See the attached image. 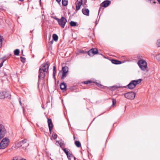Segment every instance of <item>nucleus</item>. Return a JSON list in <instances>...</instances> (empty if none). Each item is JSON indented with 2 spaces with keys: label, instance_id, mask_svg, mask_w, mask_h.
<instances>
[{
  "label": "nucleus",
  "instance_id": "nucleus-2",
  "mask_svg": "<svg viewBox=\"0 0 160 160\" xmlns=\"http://www.w3.org/2000/svg\"><path fill=\"white\" fill-rule=\"evenodd\" d=\"M10 142L9 139L5 137L3 138L0 143V149H3L8 147Z\"/></svg>",
  "mask_w": 160,
  "mask_h": 160
},
{
  "label": "nucleus",
  "instance_id": "nucleus-5",
  "mask_svg": "<svg viewBox=\"0 0 160 160\" xmlns=\"http://www.w3.org/2000/svg\"><path fill=\"white\" fill-rule=\"evenodd\" d=\"M55 19L57 21L58 24L62 28H64L66 23L67 22V19L63 17H62L60 19L57 18H55Z\"/></svg>",
  "mask_w": 160,
  "mask_h": 160
},
{
  "label": "nucleus",
  "instance_id": "nucleus-33",
  "mask_svg": "<svg viewBox=\"0 0 160 160\" xmlns=\"http://www.w3.org/2000/svg\"><path fill=\"white\" fill-rule=\"evenodd\" d=\"M112 106L115 105L116 104V100L115 99H114V98H112Z\"/></svg>",
  "mask_w": 160,
  "mask_h": 160
},
{
  "label": "nucleus",
  "instance_id": "nucleus-19",
  "mask_svg": "<svg viewBox=\"0 0 160 160\" xmlns=\"http://www.w3.org/2000/svg\"><path fill=\"white\" fill-rule=\"evenodd\" d=\"M77 22H74L73 21H71L70 22V25L72 27H74L75 26H78V25H77Z\"/></svg>",
  "mask_w": 160,
  "mask_h": 160
},
{
  "label": "nucleus",
  "instance_id": "nucleus-46",
  "mask_svg": "<svg viewBox=\"0 0 160 160\" xmlns=\"http://www.w3.org/2000/svg\"><path fill=\"white\" fill-rule=\"evenodd\" d=\"M74 160H76V158H75V157H74Z\"/></svg>",
  "mask_w": 160,
  "mask_h": 160
},
{
  "label": "nucleus",
  "instance_id": "nucleus-20",
  "mask_svg": "<svg viewBox=\"0 0 160 160\" xmlns=\"http://www.w3.org/2000/svg\"><path fill=\"white\" fill-rule=\"evenodd\" d=\"M56 143H58L60 145V147L61 148L63 147L64 146V143H63L61 142L60 141H57L56 142Z\"/></svg>",
  "mask_w": 160,
  "mask_h": 160
},
{
  "label": "nucleus",
  "instance_id": "nucleus-13",
  "mask_svg": "<svg viewBox=\"0 0 160 160\" xmlns=\"http://www.w3.org/2000/svg\"><path fill=\"white\" fill-rule=\"evenodd\" d=\"M82 11L83 14L87 16H89V11L88 9L86 8H82Z\"/></svg>",
  "mask_w": 160,
  "mask_h": 160
},
{
  "label": "nucleus",
  "instance_id": "nucleus-31",
  "mask_svg": "<svg viewBox=\"0 0 160 160\" xmlns=\"http://www.w3.org/2000/svg\"><path fill=\"white\" fill-rule=\"evenodd\" d=\"M12 160H26L25 159L23 158H20L17 157H15L13 158V159Z\"/></svg>",
  "mask_w": 160,
  "mask_h": 160
},
{
  "label": "nucleus",
  "instance_id": "nucleus-44",
  "mask_svg": "<svg viewBox=\"0 0 160 160\" xmlns=\"http://www.w3.org/2000/svg\"><path fill=\"white\" fill-rule=\"evenodd\" d=\"M157 1L159 2V3L160 4V0H157Z\"/></svg>",
  "mask_w": 160,
  "mask_h": 160
},
{
  "label": "nucleus",
  "instance_id": "nucleus-28",
  "mask_svg": "<svg viewBox=\"0 0 160 160\" xmlns=\"http://www.w3.org/2000/svg\"><path fill=\"white\" fill-rule=\"evenodd\" d=\"M2 38L1 36H0V48H1L2 45Z\"/></svg>",
  "mask_w": 160,
  "mask_h": 160
},
{
  "label": "nucleus",
  "instance_id": "nucleus-11",
  "mask_svg": "<svg viewBox=\"0 0 160 160\" xmlns=\"http://www.w3.org/2000/svg\"><path fill=\"white\" fill-rule=\"evenodd\" d=\"M111 3V1L109 0H106L103 2L100 5L101 6L106 8Z\"/></svg>",
  "mask_w": 160,
  "mask_h": 160
},
{
  "label": "nucleus",
  "instance_id": "nucleus-27",
  "mask_svg": "<svg viewBox=\"0 0 160 160\" xmlns=\"http://www.w3.org/2000/svg\"><path fill=\"white\" fill-rule=\"evenodd\" d=\"M57 136H58L57 134L55 133H53L52 135V138L54 139H56L57 138Z\"/></svg>",
  "mask_w": 160,
  "mask_h": 160
},
{
  "label": "nucleus",
  "instance_id": "nucleus-35",
  "mask_svg": "<svg viewBox=\"0 0 160 160\" xmlns=\"http://www.w3.org/2000/svg\"><path fill=\"white\" fill-rule=\"evenodd\" d=\"M157 45L158 47H160V39L157 41Z\"/></svg>",
  "mask_w": 160,
  "mask_h": 160
},
{
  "label": "nucleus",
  "instance_id": "nucleus-16",
  "mask_svg": "<svg viewBox=\"0 0 160 160\" xmlns=\"http://www.w3.org/2000/svg\"><path fill=\"white\" fill-rule=\"evenodd\" d=\"M82 4L81 3H77L76 2V11H78L80 9V7Z\"/></svg>",
  "mask_w": 160,
  "mask_h": 160
},
{
  "label": "nucleus",
  "instance_id": "nucleus-17",
  "mask_svg": "<svg viewBox=\"0 0 160 160\" xmlns=\"http://www.w3.org/2000/svg\"><path fill=\"white\" fill-rule=\"evenodd\" d=\"M4 98H9V97L10 96L9 92L6 91H4Z\"/></svg>",
  "mask_w": 160,
  "mask_h": 160
},
{
  "label": "nucleus",
  "instance_id": "nucleus-45",
  "mask_svg": "<svg viewBox=\"0 0 160 160\" xmlns=\"http://www.w3.org/2000/svg\"><path fill=\"white\" fill-rule=\"evenodd\" d=\"M20 1H21V2H22L24 0H19Z\"/></svg>",
  "mask_w": 160,
  "mask_h": 160
},
{
  "label": "nucleus",
  "instance_id": "nucleus-21",
  "mask_svg": "<svg viewBox=\"0 0 160 160\" xmlns=\"http://www.w3.org/2000/svg\"><path fill=\"white\" fill-rule=\"evenodd\" d=\"M22 142L21 141L17 142L15 144V146L17 148H19L22 147Z\"/></svg>",
  "mask_w": 160,
  "mask_h": 160
},
{
  "label": "nucleus",
  "instance_id": "nucleus-34",
  "mask_svg": "<svg viewBox=\"0 0 160 160\" xmlns=\"http://www.w3.org/2000/svg\"><path fill=\"white\" fill-rule=\"evenodd\" d=\"M73 155L71 153L69 152H68V156H67V157L68 158H70L71 157H73Z\"/></svg>",
  "mask_w": 160,
  "mask_h": 160
},
{
  "label": "nucleus",
  "instance_id": "nucleus-7",
  "mask_svg": "<svg viewBox=\"0 0 160 160\" xmlns=\"http://www.w3.org/2000/svg\"><path fill=\"white\" fill-rule=\"evenodd\" d=\"M88 54L91 57L98 54V50L97 48H92L89 50L88 52Z\"/></svg>",
  "mask_w": 160,
  "mask_h": 160
},
{
  "label": "nucleus",
  "instance_id": "nucleus-42",
  "mask_svg": "<svg viewBox=\"0 0 160 160\" xmlns=\"http://www.w3.org/2000/svg\"><path fill=\"white\" fill-rule=\"evenodd\" d=\"M57 2H58V3H60L61 0H56Z\"/></svg>",
  "mask_w": 160,
  "mask_h": 160
},
{
  "label": "nucleus",
  "instance_id": "nucleus-14",
  "mask_svg": "<svg viewBox=\"0 0 160 160\" xmlns=\"http://www.w3.org/2000/svg\"><path fill=\"white\" fill-rule=\"evenodd\" d=\"M111 62L113 64H119L121 63V62L120 61L115 59L111 60Z\"/></svg>",
  "mask_w": 160,
  "mask_h": 160
},
{
  "label": "nucleus",
  "instance_id": "nucleus-41",
  "mask_svg": "<svg viewBox=\"0 0 160 160\" xmlns=\"http://www.w3.org/2000/svg\"><path fill=\"white\" fill-rule=\"evenodd\" d=\"M53 39H52L51 41H50V43L51 44H52L53 43Z\"/></svg>",
  "mask_w": 160,
  "mask_h": 160
},
{
  "label": "nucleus",
  "instance_id": "nucleus-24",
  "mask_svg": "<svg viewBox=\"0 0 160 160\" xmlns=\"http://www.w3.org/2000/svg\"><path fill=\"white\" fill-rule=\"evenodd\" d=\"M4 91H0V99L4 98Z\"/></svg>",
  "mask_w": 160,
  "mask_h": 160
},
{
  "label": "nucleus",
  "instance_id": "nucleus-23",
  "mask_svg": "<svg viewBox=\"0 0 160 160\" xmlns=\"http://www.w3.org/2000/svg\"><path fill=\"white\" fill-rule=\"evenodd\" d=\"M68 3V0H62V4L64 6H66L67 5Z\"/></svg>",
  "mask_w": 160,
  "mask_h": 160
},
{
  "label": "nucleus",
  "instance_id": "nucleus-36",
  "mask_svg": "<svg viewBox=\"0 0 160 160\" xmlns=\"http://www.w3.org/2000/svg\"><path fill=\"white\" fill-rule=\"evenodd\" d=\"M77 3H81L82 4V0H77L76 2Z\"/></svg>",
  "mask_w": 160,
  "mask_h": 160
},
{
  "label": "nucleus",
  "instance_id": "nucleus-1",
  "mask_svg": "<svg viewBox=\"0 0 160 160\" xmlns=\"http://www.w3.org/2000/svg\"><path fill=\"white\" fill-rule=\"evenodd\" d=\"M49 67V63L47 62L46 63L42 64L40 67L38 71V87L40 84V80L41 79H43L45 77L46 73L48 72Z\"/></svg>",
  "mask_w": 160,
  "mask_h": 160
},
{
  "label": "nucleus",
  "instance_id": "nucleus-9",
  "mask_svg": "<svg viewBox=\"0 0 160 160\" xmlns=\"http://www.w3.org/2000/svg\"><path fill=\"white\" fill-rule=\"evenodd\" d=\"M48 128L50 133L51 134L52 131L53 127V125L52 123V120L51 119L48 118Z\"/></svg>",
  "mask_w": 160,
  "mask_h": 160
},
{
  "label": "nucleus",
  "instance_id": "nucleus-25",
  "mask_svg": "<svg viewBox=\"0 0 160 160\" xmlns=\"http://www.w3.org/2000/svg\"><path fill=\"white\" fill-rule=\"evenodd\" d=\"M20 53L19 50L18 49H15L14 51V54L15 55L18 56Z\"/></svg>",
  "mask_w": 160,
  "mask_h": 160
},
{
  "label": "nucleus",
  "instance_id": "nucleus-22",
  "mask_svg": "<svg viewBox=\"0 0 160 160\" xmlns=\"http://www.w3.org/2000/svg\"><path fill=\"white\" fill-rule=\"evenodd\" d=\"M75 144L78 147H81V144L80 142L78 141H76L75 142Z\"/></svg>",
  "mask_w": 160,
  "mask_h": 160
},
{
  "label": "nucleus",
  "instance_id": "nucleus-38",
  "mask_svg": "<svg viewBox=\"0 0 160 160\" xmlns=\"http://www.w3.org/2000/svg\"><path fill=\"white\" fill-rule=\"evenodd\" d=\"M62 148V149L63 150V151L65 153H66L68 151L67 148H64L63 147Z\"/></svg>",
  "mask_w": 160,
  "mask_h": 160
},
{
  "label": "nucleus",
  "instance_id": "nucleus-18",
  "mask_svg": "<svg viewBox=\"0 0 160 160\" xmlns=\"http://www.w3.org/2000/svg\"><path fill=\"white\" fill-rule=\"evenodd\" d=\"M52 38L54 40L57 41L58 40V37L57 34H54L52 35Z\"/></svg>",
  "mask_w": 160,
  "mask_h": 160
},
{
  "label": "nucleus",
  "instance_id": "nucleus-40",
  "mask_svg": "<svg viewBox=\"0 0 160 160\" xmlns=\"http://www.w3.org/2000/svg\"><path fill=\"white\" fill-rule=\"evenodd\" d=\"M19 103L20 104L21 106H22V102H21V100L20 99L19 100Z\"/></svg>",
  "mask_w": 160,
  "mask_h": 160
},
{
  "label": "nucleus",
  "instance_id": "nucleus-26",
  "mask_svg": "<svg viewBox=\"0 0 160 160\" xmlns=\"http://www.w3.org/2000/svg\"><path fill=\"white\" fill-rule=\"evenodd\" d=\"M67 73L62 72V75L61 77V79H64L65 78H66L67 77Z\"/></svg>",
  "mask_w": 160,
  "mask_h": 160
},
{
  "label": "nucleus",
  "instance_id": "nucleus-30",
  "mask_svg": "<svg viewBox=\"0 0 160 160\" xmlns=\"http://www.w3.org/2000/svg\"><path fill=\"white\" fill-rule=\"evenodd\" d=\"M56 72V69L55 66H54L53 67V77H55V73Z\"/></svg>",
  "mask_w": 160,
  "mask_h": 160
},
{
  "label": "nucleus",
  "instance_id": "nucleus-15",
  "mask_svg": "<svg viewBox=\"0 0 160 160\" xmlns=\"http://www.w3.org/2000/svg\"><path fill=\"white\" fill-rule=\"evenodd\" d=\"M68 68L67 67H63L62 68V72L68 73Z\"/></svg>",
  "mask_w": 160,
  "mask_h": 160
},
{
  "label": "nucleus",
  "instance_id": "nucleus-10",
  "mask_svg": "<svg viewBox=\"0 0 160 160\" xmlns=\"http://www.w3.org/2000/svg\"><path fill=\"white\" fill-rule=\"evenodd\" d=\"M22 142V148L25 149L29 145V143L27 142V140L26 139H24L21 141Z\"/></svg>",
  "mask_w": 160,
  "mask_h": 160
},
{
  "label": "nucleus",
  "instance_id": "nucleus-37",
  "mask_svg": "<svg viewBox=\"0 0 160 160\" xmlns=\"http://www.w3.org/2000/svg\"><path fill=\"white\" fill-rule=\"evenodd\" d=\"M149 1H150V3H153L154 4H155L156 3V2L154 0H149Z\"/></svg>",
  "mask_w": 160,
  "mask_h": 160
},
{
  "label": "nucleus",
  "instance_id": "nucleus-3",
  "mask_svg": "<svg viewBox=\"0 0 160 160\" xmlns=\"http://www.w3.org/2000/svg\"><path fill=\"white\" fill-rule=\"evenodd\" d=\"M142 81V79H139L137 80L132 81L129 83L126 86L128 88L130 89H132L134 88L136 85L140 83Z\"/></svg>",
  "mask_w": 160,
  "mask_h": 160
},
{
  "label": "nucleus",
  "instance_id": "nucleus-29",
  "mask_svg": "<svg viewBox=\"0 0 160 160\" xmlns=\"http://www.w3.org/2000/svg\"><path fill=\"white\" fill-rule=\"evenodd\" d=\"M20 58L21 59V61L23 63H24L25 62L26 58H25L23 57L22 56L20 57Z\"/></svg>",
  "mask_w": 160,
  "mask_h": 160
},
{
  "label": "nucleus",
  "instance_id": "nucleus-32",
  "mask_svg": "<svg viewBox=\"0 0 160 160\" xmlns=\"http://www.w3.org/2000/svg\"><path fill=\"white\" fill-rule=\"evenodd\" d=\"M92 81H90V80H88V81H85L83 83H84L85 84H87L89 83H92Z\"/></svg>",
  "mask_w": 160,
  "mask_h": 160
},
{
  "label": "nucleus",
  "instance_id": "nucleus-4",
  "mask_svg": "<svg viewBox=\"0 0 160 160\" xmlns=\"http://www.w3.org/2000/svg\"><path fill=\"white\" fill-rule=\"evenodd\" d=\"M138 65L142 70H145L147 67V63L144 60L141 59L138 61Z\"/></svg>",
  "mask_w": 160,
  "mask_h": 160
},
{
  "label": "nucleus",
  "instance_id": "nucleus-43",
  "mask_svg": "<svg viewBox=\"0 0 160 160\" xmlns=\"http://www.w3.org/2000/svg\"><path fill=\"white\" fill-rule=\"evenodd\" d=\"M69 152L68 151L66 153H65L67 156H68V155Z\"/></svg>",
  "mask_w": 160,
  "mask_h": 160
},
{
  "label": "nucleus",
  "instance_id": "nucleus-39",
  "mask_svg": "<svg viewBox=\"0 0 160 160\" xmlns=\"http://www.w3.org/2000/svg\"><path fill=\"white\" fill-rule=\"evenodd\" d=\"M96 84H97V86L99 87H100V86H101V85L99 84V83H96Z\"/></svg>",
  "mask_w": 160,
  "mask_h": 160
},
{
  "label": "nucleus",
  "instance_id": "nucleus-12",
  "mask_svg": "<svg viewBox=\"0 0 160 160\" xmlns=\"http://www.w3.org/2000/svg\"><path fill=\"white\" fill-rule=\"evenodd\" d=\"M66 87L67 85L65 82H63L61 83L60 85V89L63 92L66 91Z\"/></svg>",
  "mask_w": 160,
  "mask_h": 160
},
{
  "label": "nucleus",
  "instance_id": "nucleus-47",
  "mask_svg": "<svg viewBox=\"0 0 160 160\" xmlns=\"http://www.w3.org/2000/svg\"><path fill=\"white\" fill-rule=\"evenodd\" d=\"M68 149L67 150L68 151ZM69 151H70V150H69Z\"/></svg>",
  "mask_w": 160,
  "mask_h": 160
},
{
  "label": "nucleus",
  "instance_id": "nucleus-6",
  "mask_svg": "<svg viewBox=\"0 0 160 160\" xmlns=\"http://www.w3.org/2000/svg\"><path fill=\"white\" fill-rule=\"evenodd\" d=\"M124 96L127 99L132 100L134 98L135 96V94L133 92H131L125 93Z\"/></svg>",
  "mask_w": 160,
  "mask_h": 160
},
{
  "label": "nucleus",
  "instance_id": "nucleus-8",
  "mask_svg": "<svg viewBox=\"0 0 160 160\" xmlns=\"http://www.w3.org/2000/svg\"><path fill=\"white\" fill-rule=\"evenodd\" d=\"M6 132V130L4 126L0 124V140L4 136Z\"/></svg>",
  "mask_w": 160,
  "mask_h": 160
},
{
  "label": "nucleus",
  "instance_id": "nucleus-48",
  "mask_svg": "<svg viewBox=\"0 0 160 160\" xmlns=\"http://www.w3.org/2000/svg\"><path fill=\"white\" fill-rule=\"evenodd\" d=\"M50 37L49 38V39H50Z\"/></svg>",
  "mask_w": 160,
  "mask_h": 160
}]
</instances>
